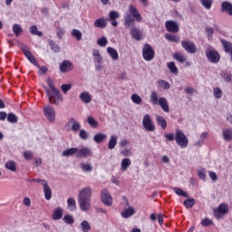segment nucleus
Returning a JSON list of instances; mask_svg holds the SVG:
<instances>
[{"instance_id": "f257e3e1", "label": "nucleus", "mask_w": 232, "mask_h": 232, "mask_svg": "<svg viewBox=\"0 0 232 232\" xmlns=\"http://www.w3.org/2000/svg\"><path fill=\"white\" fill-rule=\"evenodd\" d=\"M92 188L86 187L80 190L78 194V204L81 211L88 213L92 208Z\"/></svg>"}, {"instance_id": "f03ea898", "label": "nucleus", "mask_w": 232, "mask_h": 232, "mask_svg": "<svg viewBox=\"0 0 232 232\" xmlns=\"http://www.w3.org/2000/svg\"><path fill=\"white\" fill-rule=\"evenodd\" d=\"M164 137L169 142L176 140L178 146H180V148H188V145L189 144V140H188V137L180 129H177L175 134L167 133L164 135Z\"/></svg>"}, {"instance_id": "7ed1b4c3", "label": "nucleus", "mask_w": 232, "mask_h": 232, "mask_svg": "<svg viewBox=\"0 0 232 232\" xmlns=\"http://www.w3.org/2000/svg\"><path fill=\"white\" fill-rule=\"evenodd\" d=\"M150 102L154 106H160V108L165 111V113H169V105L168 104V100L166 98H160L157 92H152L150 94Z\"/></svg>"}, {"instance_id": "20e7f679", "label": "nucleus", "mask_w": 232, "mask_h": 232, "mask_svg": "<svg viewBox=\"0 0 232 232\" xmlns=\"http://www.w3.org/2000/svg\"><path fill=\"white\" fill-rule=\"evenodd\" d=\"M47 85L54 96L53 104L55 106H59V102H63V94L61 93V91L55 88V85H53V80L51 77L47 78Z\"/></svg>"}, {"instance_id": "39448f33", "label": "nucleus", "mask_w": 232, "mask_h": 232, "mask_svg": "<svg viewBox=\"0 0 232 232\" xmlns=\"http://www.w3.org/2000/svg\"><path fill=\"white\" fill-rule=\"evenodd\" d=\"M205 55L209 61V63H212V64H217L218 63H220V53H218V51L214 50L213 47H208L205 51Z\"/></svg>"}, {"instance_id": "423d86ee", "label": "nucleus", "mask_w": 232, "mask_h": 232, "mask_svg": "<svg viewBox=\"0 0 232 232\" xmlns=\"http://www.w3.org/2000/svg\"><path fill=\"white\" fill-rule=\"evenodd\" d=\"M228 212L229 207L226 203H221L217 208L213 209L214 217L217 220H220Z\"/></svg>"}, {"instance_id": "0eeeda50", "label": "nucleus", "mask_w": 232, "mask_h": 232, "mask_svg": "<svg viewBox=\"0 0 232 232\" xmlns=\"http://www.w3.org/2000/svg\"><path fill=\"white\" fill-rule=\"evenodd\" d=\"M142 57L144 61H153L155 59V50L150 44H145L142 49Z\"/></svg>"}, {"instance_id": "6e6552de", "label": "nucleus", "mask_w": 232, "mask_h": 232, "mask_svg": "<svg viewBox=\"0 0 232 232\" xmlns=\"http://www.w3.org/2000/svg\"><path fill=\"white\" fill-rule=\"evenodd\" d=\"M21 50L24 53V55L28 59V61L31 63V64H34V66H36V68H39V63L37 62V59L32 52H30V48L26 46V44H22L21 45Z\"/></svg>"}, {"instance_id": "1a4fd4ad", "label": "nucleus", "mask_w": 232, "mask_h": 232, "mask_svg": "<svg viewBox=\"0 0 232 232\" xmlns=\"http://www.w3.org/2000/svg\"><path fill=\"white\" fill-rule=\"evenodd\" d=\"M101 200L104 206H107L108 208H111L113 206V198H111V195L110 192H108V189L103 188L101 191Z\"/></svg>"}, {"instance_id": "9d476101", "label": "nucleus", "mask_w": 232, "mask_h": 232, "mask_svg": "<svg viewBox=\"0 0 232 232\" xmlns=\"http://www.w3.org/2000/svg\"><path fill=\"white\" fill-rule=\"evenodd\" d=\"M142 126L146 131H155V124L150 114H145L143 116Z\"/></svg>"}, {"instance_id": "9b49d317", "label": "nucleus", "mask_w": 232, "mask_h": 232, "mask_svg": "<svg viewBox=\"0 0 232 232\" xmlns=\"http://www.w3.org/2000/svg\"><path fill=\"white\" fill-rule=\"evenodd\" d=\"M44 115L49 122H55V109L52 106H45L44 108Z\"/></svg>"}, {"instance_id": "f8f14e48", "label": "nucleus", "mask_w": 232, "mask_h": 232, "mask_svg": "<svg viewBox=\"0 0 232 232\" xmlns=\"http://www.w3.org/2000/svg\"><path fill=\"white\" fill-rule=\"evenodd\" d=\"M181 46L188 53H197V46L190 41L183 40L181 42Z\"/></svg>"}, {"instance_id": "ddd939ff", "label": "nucleus", "mask_w": 232, "mask_h": 232, "mask_svg": "<svg viewBox=\"0 0 232 232\" xmlns=\"http://www.w3.org/2000/svg\"><path fill=\"white\" fill-rule=\"evenodd\" d=\"M130 34L135 41H142L144 39V34L137 26L130 27Z\"/></svg>"}, {"instance_id": "4468645a", "label": "nucleus", "mask_w": 232, "mask_h": 232, "mask_svg": "<svg viewBox=\"0 0 232 232\" xmlns=\"http://www.w3.org/2000/svg\"><path fill=\"white\" fill-rule=\"evenodd\" d=\"M165 27L167 32H172L173 34H178L180 30L179 27V23L175 22L174 20H169L165 23Z\"/></svg>"}, {"instance_id": "2eb2a0df", "label": "nucleus", "mask_w": 232, "mask_h": 232, "mask_svg": "<svg viewBox=\"0 0 232 232\" xmlns=\"http://www.w3.org/2000/svg\"><path fill=\"white\" fill-rule=\"evenodd\" d=\"M119 17H121V14L117 11H110L109 18H106V21H111V26L117 28V26H119V22H117Z\"/></svg>"}, {"instance_id": "dca6fc26", "label": "nucleus", "mask_w": 232, "mask_h": 232, "mask_svg": "<svg viewBox=\"0 0 232 232\" xmlns=\"http://www.w3.org/2000/svg\"><path fill=\"white\" fill-rule=\"evenodd\" d=\"M73 70V63L69 60H63L60 64V72L62 73H68V72H72Z\"/></svg>"}, {"instance_id": "f3484780", "label": "nucleus", "mask_w": 232, "mask_h": 232, "mask_svg": "<svg viewBox=\"0 0 232 232\" xmlns=\"http://www.w3.org/2000/svg\"><path fill=\"white\" fill-rule=\"evenodd\" d=\"M92 157V150L90 148L84 147L82 149H78L76 152V157L78 159H86V157Z\"/></svg>"}, {"instance_id": "a211bd4d", "label": "nucleus", "mask_w": 232, "mask_h": 232, "mask_svg": "<svg viewBox=\"0 0 232 232\" xmlns=\"http://www.w3.org/2000/svg\"><path fill=\"white\" fill-rule=\"evenodd\" d=\"M42 185L44 186V193L45 197V200L52 199V188L48 186V182L46 180H43Z\"/></svg>"}, {"instance_id": "6ab92c4d", "label": "nucleus", "mask_w": 232, "mask_h": 232, "mask_svg": "<svg viewBox=\"0 0 232 232\" xmlns=\"http://www.w3.org/2000/svg\"><path fill=\"white\" fill-rule=\"evenodd\" d=\"M130 14L133 17L132 19H135L137 23H140L142 21V15H140V13H139L135 5H130Z\"/></svg>"}, {"instance_id": "aec40b11", "label": "nucleus", "mask_w": 232, "mask_h": 232, "mask_svg": "<svg viewBox=\"0 0 232 232\" xmlns=\"http://www.w3.org/2000/svg\"><path fill=\"white\" fill-rule=\"evenodd\" d=\"M221 12H226L228 15H232V4L228 1H224L221 4Z\"/></svg>"}, {"instance_id": "412c9836", "label": "nucleus", "mask_w": 232, "mask_h": 232, "mask_svg": "<svg viewBox=\"0 0 232 232\" xmlns=\"http://www.w3.org/2000/svg\"><path fill=\"white\" fill-rule=\"evenodd\" d=\"M108 139V135L102 132H99L93 136V140L96 144H102Z\"/></svg>"}, {"instance_id": "4be33fe9", "label": "nucleus", "mask_w": 232, "mask_h": 232, "mask_svg": "<svg viewBox=\"0 0 232 232\" xmlns=\"http://www.w3.org/2000/svg\"><path fill=\"white\" fill-rule=\"evenodd\" d=\"M108 20H106L103 17L98 18L95 22H94V26L95 28H101L102 30L106 28V26H108V23L106 22Z\"/></svg>"}, {"instance_id": "5701e85b", "label": "nucleus", "mask_w": 232, "mask_h": 232, "mask_svg": "<svg viewBox=\"0 0 232 232\" xmlns=\"http://www.w3.org/2000/svg\"><path fill=\"white\" fill-rule=\"evenodd\" d=\"M63 210L61 208H56L53 211L52 218L53 220H61L63 218Z\"/></svg>"}, {"instance_id": "b1692460", "label": "nucleus", "mask_w": 232, "mask_h": 232, "mask_svg": "<svg viewBox=\"0 0 232 232\" xmlns=\"http://www.w3.org/2000/svg\"><path fill=\"white\" fill-rule=\"evenodd\" d=\"M68 124H72V131H74L75 133H77V131H79V130H81V123H79V121H75L74 118H71L69 120Z\"/></svg>"}, {"instance_id": "393cba45", "label": "nucleus", "mask_w": 232, "mask_h": 232, "mask_svg": "<svg viewBox=\"0 0 232 232\" xmlns=\"http://www.w3.org/2000/svg\"><path fill=\"white\" fill-rule=\"evenodd\" d=\"M92 57L94 59V63H98V64H102V55H101V52L99 50H92Z\"/></svg>"}, {"instance_id": "a878e982", "label": "nucleus", "mask_w": 232, "mask_h": 232, "mask_svg": "<svg viewBox=\"0 0 232 232\" xmlns=\"http://www.w3.org/2000/svg\"><path fill=\"white\" fill-rule=\"evenodd\" d=\"M135 18L131 17V14H127L125 16V28H130V26H131V28H133V26H135Z\"/></svg>"}, {"instance_id": "bb28decb", "label": "nucleus", "mask_w": 232, "mask_h": 232, "mask_svg": "<svg viewBox=\"0 0 232 232\" xmlns=\"http://www.w3.org/2000/svg\"><path fill=\"white\" fill-rule=\"evenodd\" d=\"M80 99L85 104H90V102H92V95H90V92H82L80 94Z\"/></svg>"}, {"instance_id": "cd10ccee", "label": "nucleus", "mask_w": 232, "mask_h": 232, "mask_svg": "<svg viewBox=\"0 0 232 232\" xmlns=\"http://www.w3.org/2000/svg\"><path fill=\"white\" fill-rule=\"evenodd\" d=\"M78 149L75 147L68 148L62 152L63 157H72V155L77 154Z\"/></svg>"}, {"instance_id": "c85d7f7f", "label": "nucleus", "mask_w": 232, "mask_h": 232, "mask_svg": "<svg viewBox=\"0 0 232 232\" xmlns=\"http://www.w3.org/2000/svg\"><path fill=\"white\" fill-rule=\"evenodd\" d=\"M107 53L111 57L112 61H117L119 59V53L113 47H108Z\"/></svg>"}, {"instance_id": "c756f323", "label": "nucleus", "mask_w": 232, "mask_h": 232, "mask_svg": "<svg viewBox=\"0 0 232 232\" xmlns=\"http://www.w3.org/2000/svg\"><path fill=\"white\" fill-rule=\"evenodd\" d=\"M156 122L162 130H166V128H168V121H166V119L162 116H157Z\"/></svg>"}, {"instance_id": "7c9ffc66", "label": "nucleus", "mask_w": 232, "mask_h": 232, "mask_svg": "<svg viewBox=\"0 0 232 232\" xmlns=\"http://www.w3.org/2000/svg\"><path fill=\"white\" fill-rule=\"evenodd\" d=\"M133 215H135V208H133L132 207H130L129 208L121 212V217L123 218H130V217H133Z\"/></svg>"}, {"instance_id": "2f4dec72", "label": "nucleus", "mask_w": 232, "mask_h": 232, "mask_svg": "<svg viewBox=\"0 0 232 232\" xmlns=\"http://www.w3.org/2000/svg\"><path fill=\"white\" fill-rule=\"evenodd\" d=\"M19 118L17 117V115H15V113L9 112L7 114V122H10L11 124H17Z\"/></svg>"}, {"instance_id": "473e14b6", "label": "nucleus", "mask_w": 232, "mask_h": 232, "mask_svg": "<svg viewBox=\"0 0 232 232\" xmlns=\"http://www.w3.org/2000/svg\"><path fill=\"white\" fill-rule=\"evenodd\" d=\"M117 136L116 135H111L109 142H108V149L109 150H115V146H117Z\"/></svg>"}, {"instance_id": "72a5a7b5", "label": "nucleus", "mask_w": 232, "mask_h": 232, "mask_svg": "<svg viewBox=\"0 0 232 232\" xmlns=\"http://www.w3.org/2000/svg\"><path fill=\"white\" fill-rule=\"evenodd\" d=\"M196 202H197V200L195 198H188L184 200L183 204L187 209H191V208H193V206H195Z\"/></svg>"}, {"instance_id": "f704fd0d", "label": "nucleus", "mask_w": 232, "mask_h": 232, "mask_svg": "<svg viewBox=\"0 0 232 232\" xmlns=\"http://www.w3.org/2000/svg\"><path fill=\"white\" fill-rule=\"evenodd\" d=\"M5 168L6 169H9V171L15 172L17 171V166L15 165V161L14 160H9L5 164Z\"/></svg>"}, {"instance_id": "c9c22d12", "label": "nucleus", "mask_w": 232, "mask_h": 232, "mask_svg": "<svg viewBox=\"0 0 232 232\" xmlns=\"http://www.w3.org/2000/svg\"><path fill=\"white\" fill-rule=\"evenodd\" d=\"M12 30L15 37H19L23 34V27L19 24H13Z\"/></svg>"}, {"instance_id": "e433bc0d", "label": "nucleus", "mask_w": 232, "mask_h": 232, "mask_svg": "<svg viewBox=\"0 0 232 232\" xmlns=\"http://www.w3.org/2000/svg\"><path fill=\"white\" fill-rule=\"evenodd\" d=\"M130 166H131V160H130V158H125L121 160V169L122 171H126Z\"/></svg>"}, {"instance_id": "4c0bfd02", "label": "nucleus", "mask_w": 232, "mask_h": 232, "mask_svg": "<svg viewBox=\"0 0 232 232\" xmlns=\"http://www.w3.org/2000/svg\"><path fill=\"white\" fill-rule=\"evenodd\" d=\"M174 193L178 195V197H183L184 198H189V195H188V192L182 190L180 188H173Z\"/></svg>"}, {"instance_id": "58836bf2", "label": "nucleus", "mask_w": 232, "mask_h": 232, "mask_svg": "<svg viewBox=\"0 0 232 232\" xmlns=\"http://www.w3.org/2000/svg\"><path fill=\"white\" fill-rule=\"evenodd\" d=\"M42 87L44 88V90H45V93L51 104H53V99H56L55 96L53 95V92H50V89H48V87H46V85L44 84H43Z\"/></svg>"}, {"instance_id": "ea45409f", "label": "nucleus", "mask_w": 232, "mask_h": 232, "mask_svg": "<svg viewBox=\"0 0 232 232\" xmlns=\"http://www.w3.org/2000/svg\"><path fill=\"white\" fill-rule=\"evenodd\" d=\"M167 67L171 73H174V75H179V68L177 67V65H175V62L169 63L167 64Z\"/></svg>"}, {"instance_id": "a19ab883", "label": "nucleus", "mask_w": 232, "mask_h": 232, "mask_svg": "<svg viewBox=\"0 0 232 232\" xmlns=\"http://www.w3.org/2000/svg\"><path fill=\"white\" fill-rule=\"evenodd\" d=\"M173 58L178 61L179 63H180L181 64H184V63H186V56H184V54L179 53V52H176L174 54H173Z\"/></svg>"}, {"instance_id": "79ce46f5", "label": "nucleus", "mask_w": 232, "mask_h": 232, "mask_svg": "<svg viewBox=\"0 0 232 232\" xmlns=\"http://www.w3.org/2000/svg\"><path fill=\"white\" fill-rule=\"evenodd\" d=\"M63 220L64 222V224H67L69 226H72L75 223V219L73 218V216L70 215V214H66L63 218Z\"/></svg>"}, {"instance_id": "37998d69", "label": "nucleus", "mask_w": 232, "mask_h": 232, "mask_svg": "<svg viewBox=\"0 0 232 232\" xmlns=\"http://www.w3.org/2000/svg\"><path fill=\"white\" fill-rule=\"evenodd\" d=\"M71 35L76 39V41H81L82 39V33L79 29H72Z\"/></svg>"}, {"instance_id": "c03bdc74", "label": "nucleus", "mask_w": 232, "mask_h": 232, "mask_svg": "<svg viewBox=\"0 0 232 232\" xmlns=\"http://www.w3.org/2000/svg\"><path fill=\"white\" fill-rule=\"evenodd\" d=\"M49 45L51 50H53V52H54L55 53H59V52H61V47L59 46V44H56L53 40H49Z\"/></svg>"}, {"instance_id": "a18cd8bd", "label": "nucleus", "mask_w": 232, "mask_h": 232, "mask_svg": "<svg viewBox=\"0 0 232 232\" xmlns=\"http://www.w3.org/2000/svg\"><path fill=\"white\" fill-rule=\"evenodd\" d=\"M30 34L32 35H38V37H43V32H41L37 29V25L30 26Z\"/></svg>"}, {"instance_id": "49530a36", "label": "nucleus", "mask_w": 232, "mask_h": 232, "mask_svg": "<svg viewBox=\"0 0 232 232\" xmlns=\"http://www.w3.org/2000/svg\"><path fill=\"white\" fill-rule=\"evenodd\" d=\"M67 204H68V207L70 208V211H75V209H77V205L73 198H69L67 199Z\"/></svg>"}, {"instance_id": "de8ad7c7", "label": "nucleus", "mask_w": 232, "mask_h": 232, "mask_svg": "<svg viewBox=\"0 0 232 232\" xmlns=\"http://www.w3.org/2000/svg\"><path fill=\"white\" fill-rule=\"evenodd\" d=\"M199 3L206 10H211V6H213V0H199Z\"/></svg>"}, {"instance_id": "09e8293b", "label": "nucleus", "mask_w": 232, "mask_h": 232, "mask_svg": "<svg viewBox=\"0 0 232 232\" xmlns=\"http://www.w3.org/2000/svg\"><path fill=\"white\" fill-rule=\"evenodd\" d=\"M87 122L91 126V128H97L99 126V121L95 120L92 116H89L87 118Z\"/></svg>"}, {"instance_id": "8fccbe9b", "label": "nucleus", "mask_w": 232, "mask_h": 232, "mask_svg": "<svg viewBox=\"0 0 232 232\" xmlns=\"http://www.w3.org/2000/svg\"><path fill=\"white\" fill-rule=\"evenodd\" d=\"M167 41H170V43H179L180 37L175 35V34H166L165 35Z\"/></svg>"}, {"instance_id": "3c124183", "label": "nucleus", "mask_w": 232, "mask_h": 232, "mask_svg": "<svg viewBox=\"0 0 232 232\" xmlns=\"http://www.w3.org/2000/svg\"><path fill=\"white\" fill-rule=\"evenodd\" d=\"M81 228L82 232H88L92 229V226H90V223L87 220H83L81 223Z\"/></svg>"}, {"instance_id": "603ef678", "label": "nucleus", "mask_w": 232, "mask_h": 232, "mask_svg": "<svg viewBox=\"0 0 232 232\" xmlns=\"http://www.w3.org/2000/svg\"><path fill=\"white\" fill-rule=\"evenodd\" d=\"M223 139L224 140H231L232 139V130L227 129L223 130Z\"/></svg>"}, {"instance_id": "864d4df0", "label": "nucleus", "mask_w": 232, "mask_h": 232, "mask_svg": "<svg viewBox=\"0 0 232 232\" xmlns=\"http://www.w3.org/2000/svg\"><path fill=\"white\" fill-rule=\"evenodd\" d=\"M220 76L227 82H231V81H232V74L231 73H227V72L222 71L221 73H220Z\"/></svg>"}, {"instance_id": "5fc2aeb1", "label": "nucleus", "mask_w": 232, "mask_h": 232, "mask_svg": "<svg viewBox=\"0 0 232 232\" xmlns=\"http://www.w3.org/2000/svg\"><path fill=\"white\" fill-rule=\"evenodd\" d=\"M132 102H134V104H140L142 102V98L140 96H139V94L137 93H133L130 97Z\"/></svg>"}, {"instance_id": "6e6d98bb", "label": "nucleus", "mask_w": 232, "mask_h": 232, "mask_svg": "<svg viewBox=\"0 0 232 232\" xmlns=\"http://www.w3.org/2000/svg\"><path fill=\"white\" fill-rule=\"evenodd\" d=\"M97 44L104 48V46L108 44V38H106V36H102L100 39L97 40Z\"/></svg>"}, {"instance_id": "4d7b16f0", "label": "nucleus", "mask_w": 232, "mask_h": 232, "mask_svg": "<svg viewBox=\"0 0 232 232\" xmlns=\"http://www.w3.org/2000/svg\"><path fill=\"white\" fill-rule=\"evenodd\" d=\"M201 226H203V227H208V226H213V220L209 219V218H205L201 221Z\"/></svg>"}, {"instance_id": "13d9d810", "label": "nucleus", "mask_w": 232, "mask_h": 232, "mask_svg": "<svg viewBox=\"0 0 232 232\" xmlns=\"http://www.w3.org/2000/svg\"><path fill=\"white\" fill-rule=\"evenodd\" d=\"M198 177L200 180H204V182H206V169H200L198 170Z\"/></svg>"}, {"instance_id": "bf43d9fd", "label": "nucleus", "mask_w": 232, "mask_h": 232, "mask_svg": "<svg viewBox=\"0 0 232 232\" xmlns=\"http://www.w3.org/2000/svg\"><path fill=\"white\" fill-rule=\"evenodd\" d=\"M222 95H223L222 89H220L219 87L214 88V97L216 99H221Z\"/></svg>"}, {"instance_id": "052dcab7", "label": "nucleus", "mask_w": 232, "mask_h": 232, "mask_svg": "<svg viewBox=\"0 0 232 232\" xmlns=\"http://www.w3.org/2000/svg\"><path fill=\"white\" fill-rule=\"evenodd\" d=\"M61 90L63 93H68V92L72 90V84L71 83L62 84Z\"/></svg>"}, {"instance_id": "680f3d73", "label": "nucleus", "mask_w": 232, "mask_h": 232, "mask_svg": "<svg viewBox=\"0 0 232 232\" xmlns=\"http://www.w3.org/2000/svg\"><path fill=\"white\" fill-rule=\"evenodd\" d=\"M82 171H92L93 170V167H92V164H86V163H82L81 166Z\"/></svg>"}, {"instance_id": "e2e57ef3", "label": "nucleus", "mask_w": 232, "mask_h": 232, "mask_svg": "<svg viewBox=\"0 0 232 232\" xmlns=\"http://www.w3.org/2000/svg\"><path fill=\"white\" fill-rule=\"evenodd\" d=\"M79 137L82 140H88V137H89L88 131H86L85 130H81L79 132Z\"/></svg>"}, {"instance_id": "0e129e2a", "label": "nucleus", "mask_w": 232, "mask_h": 232, "mask_svg": "<svg viewBox=\"0 0 232 232\" xmlns=\"http://www.w3.org/2000/svg\"><path fill=\"white\" fill-rule=\"evenodd\" d=\"M34 157V151L32 150H25L24 151V158L25 160H30Z\"/></svg>"}, {"instance_id": "69168bd1", "label": "nucleus", "mask_w": 232, "mask_h": 232, "mask_svg": "<svg viewBox=\"0 0 232 232\" xmlns=\"http://www.w3.org/2000/svg\"><path fill=\"white\" fill-rule=\"evenodd\" d=\"M205 32H206L208 37H213V34H215V31L213 30V28L209 27V26H207L205 28Z\"/></svg>"}, {"instance_id": "338daca9", "label": "nucleus", "mask_w": 232, "mask_h": 232, "mask_svg": "<svg viewBox=\"0 0 232 232\" xmlns=\"http://www.w3.org/2000/svg\"><path fill=\"white\" fill-rule=\"evenodd\" d=\"M37 68H39V72H38L39 75H45V73H47V72H48V67H46V66L41 67V65H39V67H37Z\"/></svg>"}, {"instance_id": "774afa93", "label": "nucleus", "mask_w": 232, "mask_h": 232, "mask_svg": "<svg viewBox=\"0 0 232 232\" xmlns=\"http://www.w3.org/2000/svg\"><path fill=\"white\" fill-rule=\"evenodd\" d=\"M211 180H213L214 182H217V180H218V176H217V173L214 171H209L208 173Z\"/></svg>"}]
</instances>
